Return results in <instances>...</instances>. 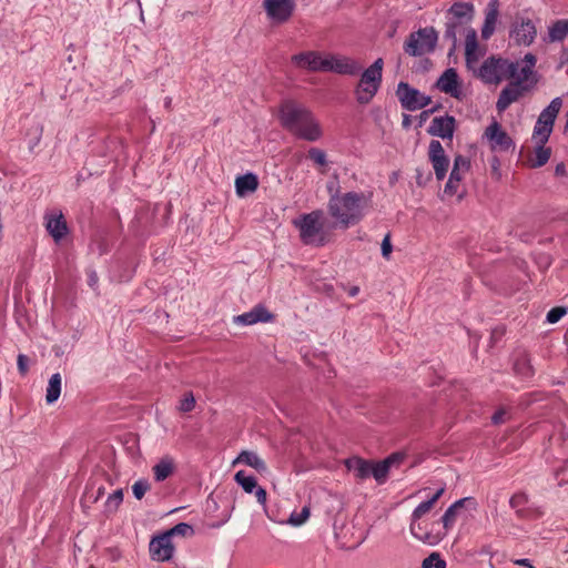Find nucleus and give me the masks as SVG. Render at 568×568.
<instances>
[{
  "mask_svg": "<svg viewBox=\"0 0 568 568\" xmlns=\"http://www.w3.org/2000/svg\"><path fill=\"white\" fill-rule=\"evenodd\" d=\"M310 517V508L307 506L303 507L300 513L293 511L288 518V524L292 526H301L303 525Z\"/></svg>",
  "mask_w": 568,
  "mask_h": 568,
  "instance_id": "ea45409f",
  "label": "nucleus"
},
{
  "mask_svg": "<svg viewBox=\"0 0 568 568\" xmlns=\"http://www.w3.org/2000/svg\"><path fill=\"white\" fill-rule=\"evenodd\" d=\"M511 145L510 138L499 130V150L508 149Z\"/></svg>",
  "mask_w": 568,
  "mask_h": 568,
  "instance_id": "09e8293b",
  "label": "nucleus"
},
{
  "mask_svg": "<svg viewBox=\"0 0 568 568\" xmlns=\"http://www.w3.org/2000/svg\"><path fill=\"white\" fill-rule=\"evenodd\" d=\"M274 316L263 305L258 304L251 311L234 316L233 322L239 325H253L256 323H267L273 321Z\"/></svg>",
  "mask_w": 568,
  "mask_h": 568,
  "instance_id": "6ab92c4d",
  "label": "nucleus"
},
{
  "mask_svg": "<svg viewBox=\"0 0 568 568\" xmlns=\"http://www.w3.org/2000/svg\"><path fill=\"white\" fill-rule=\"evenodd\" d=\"M412 124V116L408 115V114H403V121H402V125L404 129H408Z\"/></svg>",
  "mask_w": 568,
  "mask_h": 568,
  "instance_id": "13d9d810",
  "label": "nucleus"
},
{
  "mask_svg": "<svg viewBox=\"0 0 568 568\" xmlns=\"http://www.w3.org/2000/svg\"><path fill=\"white\" fill-rule=\"evenodd\" d=\"M567 314V308L566 307H560V306H557V307H552L548 313H547V322L550 323V324H555L557 323L558 321L561 320V317H564L565 315Z\"/></svg>",
  "mask_w": 568,
  "mask_h": 568,
  "instance_id": "37998d69",
  "label": "nucleus"
},
{
  "mask_svg": "<svg viewBox=\"0 0 568 568\" xmlns=\"http://www.w3.org/2000/svg\"><path fill=\"white\" fill-rule=\"evenodd\" d=\"M465 172L458 171V170H452L450 176L448 180L455 181L456 183H459L463 179Z\"/></svg>",
  "mask_w": 568,
  "mask_h": 568,
  "instance_id": "6e6d98bb",
  "label": "nucleus"
},
{
  "mask_svg": "<svg viewBox=\"0 0 568 568\" xmlns=\"http://www.w3.org/2000/svg\"><path fill=\"white\" fill-rule=\"evenodd\" d=\"M511 368L516 376L528 379L535 375L530 355L525 349H516L511 355Z\"/></svg>",
  "mask_w": 568,
  "mask_h": 568,
  "instance_id": "f3484780",
  "label": "nucleus"
},
{
  "mask_svg": "<svg viewBox=\"0 0 568 568\" xmlns=\"http://www.w3.org/2000/svg\"><path fill=\"white\" fill-rule=\"evenodd\" d=\"M175 468V463L173 457L164 456L162 457L152 468L154 479L156 481H163L168 477H170Z\"/></svg>",
  "mask_w": 568,
  "mask_h": 568,
  "instance_id": "bb28decb",
  "label": "nucleus"
},
{
  "mask_svg": "<svg viewBox=\"0 0 568 568\" xmlns=\"http://www.w3.org/2000/svg\"><path fill=\"white\" fill-rule=\"evenodd\" d=\"M445 155H446L445 150H444L442 143L437 140H432L429 143V146H428L429 161L438 160Z\"/></svg>",
  "mask_w": 568,
  "mask_h": 568,
  "instance_id": "a19ab883",
  "label": "nucleus"
},
{
  "mask_svg": "<svg viewBox=\"0 0 568 568\" xmlns=\"http://www.w3.org/2000/svg\"><path fill=\"white\" fill-rule=\"evenodd\" d=\"M98 275L94 271L88 272V284L91 288L95 290L98 287Z\"/></svg>",
  "mask_w": 568,
  "mask_h": 568,
  "instance_id": "864d4df0",
  "label": "nucleus"
},
{
  "mask_svg": "<svg viewBox=\"0 0 568 568\" xmlns=\"http://www.w3.org/2000/svg\"><path fill=\"white\" fill-rule=\"evenodd\" d=\"M18 369L22 375L28 372V357L23 354L18 356Z\"/></svg>",
  "mask_w": 568,
  "mask_h": 568,
  "instance_id": "8fccbe9b",
  "label": "nucleus"
},
{
  "mask_svg": "<svg viewBox=\"0 0 568 568\" xmlns=\"http://www.w3.org/2000/svg\"><path fill=\"white\" fill-rule=\"evenodd\" d=\"M327 190L329 193L327 211L335 226L346 230L364 219L368 209V196L354 191L339 193L333 184H328Z\"/></svg>",
  "mask_w": 568,
  "mask_h": 568,
  "instance_id": "7ed1b4c3",
  "label": "nucleus"
},
{
  "mask_svg": "<svg viewBox=\"0 0 568 568\" xmlns=\"http://www.w3.org/2000/svg\"><path fill=\"white\" fill-rule=\"evenodd\" d=\"M532 141L535 143V150L528 159V162L531 168H540L548 162L551 155V150L550 148L545 146L546 143H540L538 140Z\"/></svg>",
  "mask_w": 568,
  "mask_h": 568,
  "instance_id": "c85d7f7f",
  "label": "nucleus"
},
{
  "mask_svg": "<svg viewBox=\"0 0 568 568\" xmlns=\"http://www.w3.org/2000/svg\"><path fill=\"white\" fill-rule=\"evenodd\" d=\"M474 17L471 2L455 1L445 12L444 39L450 41L448 55L457 49V36H465V62L468 65L480 54L477 31L470 26Z\"/></svg>",
  "mask_w": 568,
  "mask_h": 568,
  "instance_id": "f257e3e1",
  "label": "nucleus"
},
{
  "mask_svg": "<svg viewBox=\"0 0 568 568\" xmlns=\"http://www.w3.org/2000/svg\"><path fill=\"white\" fill-rule=\"evenodd\" d=\"M440 523H428L424 519H410L409 530L410 534L418 540L428 544L437 545L445 536V531L440 530Z\"/></svg>",
  "mask_w": 568,
  "mask_h": 568,
  "instance_id": "9d476101",
  "label": "nucleus"
},
{
  "mask_svg": "<svg viewBox=\"0 0 568 568\" xmlns=\"http://www.w3.org/2000/svg\"><path fill=\"white\" fill-rule=\"evenodd\" d=\"M422 568H446V561L437 552H432L422 562Z\"/></svg>",
  "mask_w": 568,
  "mask_h": 568,
  "instance_id": "58836bf2",
  "label": "nucleus"
},
{
  "mask_svg": "<svg viewBox=\"0 0 568 568\" xmlns=\"http://www.w3.org/2000/svg\"><path fill=\"white\" fill-rule=\"evenodd\" d=\"M187 532H192V527L189 524L181 523L174 526L172 529L166 531L165 534H170V538L174 535H185Z\"/></svg>",
  "mask_w": 568,
  "mask_h": 568,
  "instance_id": "a18cd8bd",
  "label": "nucleus"
},
{
  "mask_svg": "<svg viewBox=\"0 0 568 568\" xmlns=\"http://www.w3.org/2000/svg\"><path fill=\"white\" fill-rule=\"evenodd\" d=\"M567 27L565 26L562 19L555 21L548 28V34L544 38L545 42L554 43L561 42L568 36Z\"/></svg>",
  "mask_w": 568,
  "mask_h": 568,
  "instance_id": "473e14b6",
  "label": "nucleus"
},
{
  "mask_svg": "<svg viewBox=\"0 0 568 568\" xmlns=\"http://www.w3.org/2000/svg\"><path fill=\"white\" fill-rule=\"evenodd\" d=\"M556 172H557V173H561V172H564V165H562V164L557 165V168H556Z\"/></svg>",
  "mask_w": 568,
  "mask_h": 568,
  "instance_id": "680f3d73",
  "label": "nucleus"
},
{
  "mask_svg": "<svg viewBox=\"0 0 568 568\" xmlns=\"http://www.w3.org/2000/svg\"><path fill=\"white\" fill-rule=\"evenodd\" d=\"M491 420L494 423H497V412H495L493 415H491Z\"/></svg>",
  "mask_w": 568,
  "mask_h": 568,
  "instance_id": "0e129e2a",
  "label": "nucleus"
},
{
  "mask_svg": "<svg viewBox=\"0 0 568 568\" xmlns=\"http://www.w3.org/2000/svg\"><path fill=\"white\" fill-rule=\"evenodd\" d=\"M357 292H358V287H353V288L351 290V295H353V296H354V295H356V294H357Z\"/></svg>",
  "mask_w": 568,
  "mask_h": 568,
  "instance_id": "e2e57ef3",
  "label": "nucleus"
},
{
  "mask_svg": "<svg viewBox=\"0 0 568 568\" xmlns=\"http://www.w3.org/2000/svg\"><path fill=\"white\" fill-rule=\"evenodd\" d=\"M456 128V120L452 115L436 116L433 119L427 132L433 136L452 139Z\"/></svg>",
  "mask_w": 568,
  "mask_h": 568,
  "instance_id": "a211bd4d",
  "label": "nucleus"
},
{
  "mask_svg": "<svg viewBox=\"0 0 568 568\" xmlns=\"http://www.w3.org/2000/svg\"><path fill=\"white\" fill-rule=\"evenodd\" d=\"M236 464L250 466L260 474H265L267 471L266 463L255 452L242 450L233 462V465Z\"/></svg>",
  "mask_w": 568,
  "mask_h": 568,
  "instance_id": "a878e982",
  "label": "nucleus"
},
{
  "mask_svg": "<svg viewBox=\"0 0 568 568\" xmlns=\"http://www.w3.org/2000/svg\"><path fill=\"white\" fill-rule=\"evenodd\" d=\"M396 97L403 109L417 111L432 103V98L410 87L407 82H399L396 89Z\"/></svg>",
  "mask_w": 568,
  "mask_h": 568,
  "instance_id": "1a4fd4ad",
  "label": "nucleus"
},
{
  "mask_svg": "<svg viewBox=\"0 0 568 568\" xmlns=\"http://www.w3.org/2000/svg\"><path fill=\"white\" fill-rule=\"evenodd\" d=\"M518 564L520 565H528V560L527 559H521L518 561Z\"/></svg>",
  "mask_w": 568,
  "mask_h": 568,
  "instance_id": "69168bd1",
  "label": "nucleus"
},
{
  "mask_svg": "<svg viewBox=\"0 0 568 568\" xmlns=\"http://www.w3.org/2000/svg\"><path fill=\"white\" fill-rule=\"evenodd\" d=\"M280 120L285 129L306 141H317L322 136L321 125L313 113L295 102L286 101L281 105Z\"/></svg>",
  "mask_w": 568,
  "mask_h": 568,
  "instance_id": "20e7f679",
  "label": "nucleus"
},
{
  "mask_svg": "<svg viewBox=\"0 0 568 568\" xmlns=\"http://www.w3.org/2000/svg\"><path fill=\"white\" fill-rule=\"evenodd\" d=\"M61 386H62V377L60 373L53 374L49 382L45 389V402L47 404L51 405L55 403L61 394Z\"/></svg>",
  "mask_w": 568,
  "mask_h": 568,
  "instance_id": "2f4dec72",
  "label": "nucleus"
},
{
  "mask_svg": "<svg viewBox=\"0 0 568 568\" xmlns=\"http://www.w3.org/2000/svg\"><path fill=\"white\" fill-rule=\"evenodd\" d=\"M389 468L390 466L385 462H381V463H376V464H373L372 463V475L377 483H384V480L386 479L387 477V474L389 471Z\"/></svg>",
  "mask_w": 568,
  "mask_h": 568,
  "instance_id": "c9c22d12",
  "label": "nucleus"
},
{
  "mask_svg": "<svg viewBox=\"0 0 568 568\" xmlns=\"http://www.w3.org/2000/svg\"><path fill=\"white\" fill-rule=\"evenodd\" d=\"M480 146L487 148L491 153L495 152L497 148V121L493 120L491 123L487 126L484 134L480 139ZM490 166L493 171L497 170V156L493 154L490 160Z\"/></svg>",
  "mask_w": 568,
  "mask_h": 568,
  "instance_id": "5701e85b",
  "label": "nucleus"
},
{
  "mask_svg": "<svg viewBox=\"0 0 568 568\" xmlns=\"http://www.w3.org/2000/svg\"><path fill=\"white\" fill-rule=\"evenodd\" d=\"M392 250H393V246H392V243H390V235L387 234L384 239H383V242H382V255L388 260L390 257V254H392Z\"/></svg>",
  "mask_w": 568,
  "mask_h": 568,
  "instance_id": "de8ad7c7",
  "label": "nucleus"
},
{
  "mask_svg": "<svg viewBox=\"0 0 568 568\" xmlns=\"http://www.w3.org/2000/svg\"><path fill=\"white\" fill-rule=\"evenodd\" d=\"M561 106L562 100L557 97L552 99L549 105L540 112L534 128L532 140H538L540 143H547Z\"/></svg>",
  "mask_w": 568,
  "mask_h": 568,
  "instance_id": "6e6552de",
  "label": "nucleus"
},
{
  "mask_svg": "<svg viewBox=\"0 0 568 568\" xmlns=\"http://www.w3.org/2000/svg\"><path fill=\"white\" fill-rule=\"evenodd\" d=\"M445 491V487H440L430 498L420 503L412 513L410 519L417 523V519H423V517L428 514L438 501V499L443 496Z\"/></svg>",
  "mask_w": 568,
  "mask_h": 568,
  "instance_id": "c756f323",
  "label": "nucleus"
},
{
  "mask_svg": "<svg viewBox=\"0 0 568 568\" xmlns=\"http://www.w3.org/2000/svg\"><path fill=\"white\" fill-rule=\"evenodd\" d=\"M510 506L516 513L524 518H536L542 513L538 508L529 505L528 498L525 494H516L510 498Z\"/></svg>",
  "mask_w": 568,
  "mask_h": 568,
  "instance_id": "4be33fe9",
  "label": "nucleus"
},
{
  "mask_svg": "<svg viewBox=\"0 0 568 568\" xmlns=\"http://www.w3.org/2000/svg\"><path fill=\"white\" fill-rule=\"evenodd\" d=\"M458 184L455 181L448 180L445 185V193L448 195H454L457 193Z\"/></svg>",
  "mask_w": 568,
  "mask_h": 568,
  "instance_id": "3c124183",
  "label": "nucleus"
},
{
  "mask_svg": "<svg viewBox=\"0 0 568 568\" xmlns=\"http://www.w3.org/2000/svg\"><path fill=\"white\" fill-rule=\"evenodd\" d=\"M104 493V488L103 487H100L98 489V493H97V496L93 498V501H97Z\"/></svg>",
  "mask_w": 568,
  "mask_h": 568,
  "instance_id": "052dcab7",
  "label": "nucleus"
},
{
  "mask_svg": "<svg viewBox=\"0 0 568 568\" xmlns=\"http://www.w3.org/2000/svg\"><path fill=\"white\" fill-rule=\"evenodd\" d=\"M383 68L384 60L378 58L362 72L354 90L359 104H368L378 92L383 81Z\"/></svg>",
  "mask_w": 568,
  "mask_h": 568,
  "instance_id": "423d86ee",
  "label": "nucleus"
},
{
  "mask_svg": "<svg viewBox=\"0 0 568 568\" xmlns=\"http://www.w3.org/2000/svg\"><path fill=\"white\" fill-rule=\"evenodd\" d=\"M474 500L471 498H462L457 501H455L452 506L448 507V509L445 511V514L440 518L442 523V531H445V535L449 529L453 528V526L456 523L457 516L460 514L462 509L466 506L474 505Z\"/></svg>",
  "mask_w": 568,
  "mask_h": 568,
  "instance_id": "aec40b11",
  "label": "nucleus"
},
{
  "mask_svg": "<svg viewBox=\"0 0 568 568\" xmlns=\"http://www.w3.org/2000/svg\"><path fill=\"white\" fill-rule=\"evenodd\" d=\"M537 29L531 19L517 17L511 24L509 39L516 45L529 47L536 39Z\"/></svg>",
  "mask_w": 568,
  "mask_h": 568,
  "instance_id": "9b49d317",
  "label": "nucleus"
},
{
  "mask_svg": "<svg viewBox=\"0 0 568 568\" xmlns=\"http://www.w3.org/2000/svg\"><path fill=\"white\" fill-rule=\"evenodd\" d=\"M438 32L433 27L422 28L407 38L404 50L412 57H419L435 50Z\"/></svg>",
  "mask_w": 568,
  "mask_h": 568,
  "instance_id": "0eeeda50",
  "label": "nucleus"
},
{
  "mask_svg": "<svg viewBox=\"0 0 568 568\" xmlns=\"http://www.w3.org/2000/svg\"><path fill=\"white\" fill-rule=\"evenodd\" d=\"M497 21V0H490L487 8L485 23L481 29V38L487 40L491 37L495 31V24Z\"/></svg>",
  "mask_w": 568,
  "mask_h": 568,
  "instance_id": "7c9ffc66",
  "label": "nucleus"
},
{
  "mask_svg": "<svg viewBox=\"0 0 568 568\" xmlns=\"http://www.w3.org/2000/svg\"><path fill=\"white\" fill-rule=\"evenodd\" d=\"M293 62L301 68H307L311 71H324L325 58L315 52H305L292 58Z\"/></svg>",
  "mask_w": 568,
  "mask_h": 568,
  "instance_id": "b1692460",
  "label": "nucleus"
},
{
  "mask_svg": "<svg viewBox=\"0 0 568 568\" xmlns=\"http://www.w3.org/2000/svg\"><path fill=\"white\" fill-rule=\"evenodd\" d=\"M537 59L532 53H526L521 60L508 61L499 59V71L509 83L499 93V111L529 93L538 83L535 71Z\"/></svg>",
  "mask_w": 568,
  "mask_h": 568,
  "instance_id": "f03ea898",
  "label": "nucleus"
},
{
  "mask_svg": "<svg viewBox=\"0 0 568 568\" xmlns=\"http://www.w3.org/2000/svg\"><path fill=\"white\" fill-rule=\"evenodd\" d=\"M267 18L275 23H284L293 16L296 4L294 0H263Z\"/></svg>",
  "mask_w": 568,
  "mask_h": 568,
  "instance_id": "ddd939ff",
  "label": "nucleus"
},
{
  "mask_svg": "<svg viewBox=\"0 0 568 568\" xmlns=\"http://www.w3.org/2000/svg\"><path fill=\"white\" fill-rule=\"evenodd\" d=\"M254 491H255V497H256L257 501H258L261 505H265V503H266V496H267V495H266V490H265L264 488H262V487H258V486H257V487L254 489Z\"/></svg>",
  "mask_w": 568,
  "mask_h": 568,
  "instance_id": "603ef678",
  "label": "nucleus"
},
{
  "mask_svg": "<svg viewBox=\"0 0 568 568\" xmlns=\"http://www.w3.org/2000/svg\"><path fill=\"white\" fill-rule=\"evenodd\" d=\"M430 162L434 168L437 180H439V181L443 180L446 176V172L448 170V165H449L448 158L445 155L438 160L430 161Z\"/></svg>",
  "mask_w": 568,
  "mask_h": 568,
  "instance_id": "4c0bfd02",
  "label": "nucleus"
},
{
  "mask_svg": "<svg viewBox=\"0 0 568 568\" xmlns=\"http://www.w3.org/2000/svg\"><path fill=\"white\" fill-rule=\"evenodd\" d=\"M561 64L568 63V47L564 48L560 55Z\"/></svg>",
  "mask_w": 568,
  "mask_h": 568,
  "instance_id": "bf43d9fd",
  "label": "nucleus"
},
{
  "mask_svg": "<svg viewBox=\"0 0 568 568\" xmlns=\"http://www.w3.org/2000/svg\"><path fill=\"white\" fill-rule=\"evenodd\" d=\"M479 51L480 54H478L476 61L470 65L466 64L467 69L484 83H497V58L495 55H490L480 65H478L479 59L486 53V47L479 44Z\"/></svg>",
  "mask_w": 568,
  "mask_h": 568,
  "instance_id": "f8f14e48",
  "label": "nucleus"
},
{
  "mask_svg": "<svg viewBox=\"0 0 568 568\" xmlns=\"http://www.w3.org/2000/svg\"><path fill=\"white\" fill-rule=\"evenodd\" d=\"M258 186L257 178L252 174L247 173L245 175L237 176L235 180V190L236 194L240 197L245 196L248 193L254 192Z\"/></svg>",
  "mask_w": 568,
  "mask_h": 568,
  "instance_id": "cd10ccee",
  "label": "nucleus"
},
{
  "mask_svg": "<svg viewBox=\"0 0 568 568\" xmlns=\"http://www.w3.org/2000/svg\"><path fill=\"white\" fill-rule=\"evenodd\" d=\"M404 459V454L396 453L385 459V462L392 466L393 464L400 463Z\"/></svg>",
  "mask_w": 568,
  "mask_h": 568,
  "instance_id": "5fc2aeb1",
  "label": "nucleus"
},
{
  "mask_svg": "<svg viewBox=\"0 0 568 568\" xmlns=\"http://www.w3.org/2000/svg\"><path fill=\"white\" fill-rule=\"evenodd\" d=\"M565 131H568V112H567V120H566V124H565Z\"/></svg>",
  "mask_w": 568,
  "mask_h": 568,
  "instance_id": "338daca9",
  "label": "nucleus"
},
{
  "mask_svg": "<svg viewBox=\"0 0 568 568\" xmlns=\"http://www.w3.org/2000/svg\"><path fill=\"white\" fill-rule=\"evenodd\" d=\"M326 221L322 210L304 213L293 220V225L298 230L300 239L305 245L324 246L328 242Z\"/></svg>",
  "mask_w": 568,
  "mask_h": 568,
  "instance_id": "39448f33",
  "label": "nucleus"
},
{
  "mask_svg": "<svg viewBox=\"0 0 568 568\" xmlns=\"http://www.w3.org/2000/svg\"><path fill=\"white\" fill-rule=\"evenodd\" d=\"M45 229L55 242H60L68 232L62 213H52L45 216Z\"/></svg>",
  "mask_w": 568,
  "mask_h": 568,
  "instance_id": "412c9836",
  "label": "nucleus"
},
{
  "mask_svg": "<svg viewBox=\"0 0 568 568\" xmlns=\"http://www.w3.org/2000/svg\"><path fill=\"white\" fill-rule=\"evenodd\" d=\"M362 70V65L354 59L343 55H329L325 58L324 71H332L344 75H355Z\"/></svg>",
  "mask_w": 568,
  "mask_h": 568,
  "instance_id": "4468645a",
  "label": "nucleus"
},
{
  "mask_svg": "<svg viewBox=\"0 0 568 568\" xmlns=\"http://www.w3.org/2000/svg\"><path fill=\"white\" fill-rule=\"evenodd\" d=\"M195 407V398L192 393H187L180 402L179 409L183 413L193 410Z\"/></svg>",
  "mask_w": 568,
  "mask_h": 568,
  "instance_id": "c03bdc74",
  "label": "nucleus"
},
{
  "mask_svg": "<svg viewBox=\"0 0 568 568\" xmlns=\"http://www.w3.org/2000/svg\"><path fill=\"white\" fill-rule=\"evenodd\" d=\"M307 158L313 161L322 174L327 172L326 166L328 164V160L325 151L318 148H311L308 150Z\"/></svg>",
  "mask_w": 568,
  "mask_h": 568,
  "instance_id": "72a5a7b5",
  "label": "nucleus"
},
{
  "mask_svg": "<svg viewBox=\"0 0 568 568\" xmlns=\"http://www.w3.org/2000/svg\"><path fill=\"white\" fill-rule=\"evenodd\" d=\"M469 169V162L468 160L463 155H457L454 160V168L453 170H458L466 172Z\"/></svg>",
  "mask_w": 568,
  "mask_h": 568,
  "instance_id": "49530a36",
  "label": "nucleus"
},
{
  "mask_svg": "<svg viewBox=\"0 0 568 568\" xmlns=\"http://www.w3.org/2000/svg\"><path fill=\"white\" fill-rule=\"evenodd\" d=\"M430 113H432V110H425V111H423L419 114V116H418V120H419L418 126H422L424 124V122L429 118Z\"/></svg>",
  "mask_w": 568,
  "mask_h": 568,
  "instance_id": "4d7b16f0",
  "label": "nucleus"
},
{
  "mask_svg": "<svg viewBox=\"0 0 568 568\" xmlns=\"http://www.w3.org/2000/svg\"><path fill=\"white\" fill-rule=\"evenodd\" d=\"M436 87L439 91L455 99H462V82L454 68H448L443 72L436 82Z\"/></svg>",
  "mask_w": 568,
  "mask_h": 568,
  "instance_id": "2eb2a0df",
  "label": "nucleus"
},
{
  "mask_svg": "<svg viewBox=\"0 0 568 568\" xmlns=\"http://www.w3.org/2000/svg\"><path fill=\"white\" fill-rule=\"evenodd\" d=\"M234 480L242 487V489L251 494L254 491V489L257 487V481L253 476H247L245 471L239 470L235 476Z\"/></svg>",
  "mask_w": 568,
  "mask_h": 568,
  "instance_id": "f704fd0d",
  "label": "nucleus"
},
{
  "mask_svg": "<svg viewBox=\"0 0 568 568\" xmlns=\"http://www.w3.org/2000/svg\"><path fill=\"white\" fill-rule=\"evenodd\" d=\"M345 466L359 480L367 479L372 475V463L361 457L348 458Z\"/></svg>",
  "mask_w": 568,
  "mask_h": 568,
  "instance_id": "393cba45",
  "label": "nucleus"
},
{
  "mask_svg": "<svg viewBox=\"0 0 568 568\" xmlns=\"http://www.w3.org/2000/svg\"><path fill=\"white\" fill-rule=\"evenodd\" d=\"M174 547L170 534H162L154 537L150 542V555L153 560L166 561L173 556Z\"/></svg>",
  "mask_w": 568,
  "mask_h": 568,
  "instance_id": "dca6fc26",
  "label": "nucleus"
},
{
  "mask_svg": "<svg viewBox=\"0 0 568 568\" xmlns=\"http://www.w3.org/2000/svg\"><path fill=\"white\" fill-rule=\"evenodd\" d=\"M151 485L146 479L136 480L132 486L133 495L136 499L141 500L145 493L150 490Z\"/></svg>",
  "mask_w": 568,
  "mask_h": 568,
  "instance_id": "79ce46f5",
  "label": "nucleus"
},
{
  "mask_svg": "<svg viewBox=\"0 0 568 568\" xmlns=\"http://www.w3.org/2000/svg\"><path fill=\"white\" fill-rule=\"evenodd\" d=\"M123 501V491L122 489H118L113 491L105 501V511L109 514H113L116 511L121 503Z\"/></svg>",
  "mask_w": 568,
  "mask_h": 568,
  "instance_id": "e433bc0d",
  "label": "nucleus"
}]
</instances>
